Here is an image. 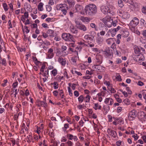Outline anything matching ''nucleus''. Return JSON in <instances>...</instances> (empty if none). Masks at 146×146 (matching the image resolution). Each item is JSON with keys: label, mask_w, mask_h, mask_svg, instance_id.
<instances>
[{"label": "nucleus", "mask_w": 146, "mask_h": 146, "mask_svg": "<svg viewBox=\"0 0 146 146\" xmlns=\"http://www.w3.org/2000/svg\"><path fill=\"white\" fill-rule=\"evenodd\" d=\"M96 5L94 4H90L86 6L84 11L86 14L89 16H93L97 12Z\"/></svg>", "instance_id": "nucleus-1"}, {"label": "nucleus", "mask_w": 146, "mask_h": 146, "mask_svg": "<svg viewBox=\"0 0 146 146\" xmlns=\"http://www.w3.org/2000/svg\"><path fill=\"white\" fill-rule=\"evenodd\" d=\"M115 8L112 6L110 5V7L106 6H102L101 7V12L105 14H107L108 13L112 14L113 13V10Z\"/></svg>", "instance_id": "nucleus-2"}, {"label": "nucleus", "mask_w": 146, "mask_h": 146, "mask_svg": "<svg viewBox=\"0 0 146 146\" xmlns=\"http://www.w3.org/2000/svg\"><path fill=\"white\" fill-rule=\"evenodd\" d=\"M62 37L63 39L66 41L74 42L72 36L69 33H63Z\"/></svg>", "instance_id": "nucleus-3"}, {"label": "nucleus", "mask_w": 146, "mask_h": 146, "mask_svg": "<svg viewBox=\"0 0 146 146\" xmlns=\"http://www.w3.org/2000/svg\"><path fill=\"white\" fill-rule=\"evenodd\" d=\"M102 22L108 27H110L112 25V19L110 17H106L102 20Z\"/></svg>", "instance_id": "nucleus-4"}, {"label": "nucleus", "mask_w": 146, "mask_h": 146, "mask_svg": "<svg viewBox=\"0 0 146 146\" xmlns=\"http://www.w3.org/2000/svg\"><path fill=\"white\" fill-rule=\"evenodd\" d=\"M59 10H61L62 13L66 15L67 13V10L68 9V7L66 4H60L59 5Z\"/></svg>", "instance_id": "nucleus-5"}, {"label": "nucleus", "mask_w": 146, "mask_h": 146, "mask_svg": "<svg viewBox=\"0 0 146 146\" xmlns=\"http://www.w3.org/2000/svg\"><path fill=\"white\" fill-rule=\"evenodd\" d=\"M137 115V111L135 110H133L129 113L128 118L129 120H133L136 118Z\"/></svg>", "instance_id": "nucleus-6"}, {"label": "nucleus", "mask_w": 146, "mask_h": 146, "mask_svg": "<svg viewBox=\"0 0 146 146\" xmlns=\"http://www.w3.org/2000/svg\"><path fill=\"white\" fill-rule=\"evenodd\" d=\"M93 69L97 71L103 72L105 70V68L104 67L101 66L100 64L94 65L92 66Z\"/></svg>", "instance_id": "nucleus-7"}, {"label": "nucleus", "mask_w": 146, "mask_h": 146, "mask_svg": "<svg viewBox=\"0 0 146 146\" xmlns=\"http://www.w3.org/2000/svg\"><path fill=\"white\" fill-rule=\"evenodd\" d=\"M75 22L76 24V26L78 28L83 31H87V27L85 25L80 23L78 21H76Z\"/></svg>", "instance_id": "nucleus-8"}, {"label": "nucleus", "mask_w": 146, "mask_h": 146, "mask_svg": "<svg viewBox=\"0 0 146 146\" xmlns=\"http://www.w3.org/2000/svg\"><path fill=\"white\" fill-rule=\"evenodd\" d=\"M139 20L137 17H134L131 21L129 25L132 27V28L134 29V27L136 26L139 23Z\"/></svg>", "instance_id": "nucleus-9"}, {"label": "nucleus", "mask_w": 146, "mask_h": 146, "mask_svg": "<svg viewBox=\"0 0 146 146\" xmlns=\"http://www.w3.org/2000/svg\"><path fill=\"white\" fill-rule=\"evenodd\" d=\"M134 50L135 53L141 54L144 53V49L140 46H134Z\"/></svg>", "instance_id": "nucleus-10"}, {"label": "nucleus", "mask_w": 146, "mask_h": 146, "mask_svg": "<svg viewBox=\"0 0 146 146\" xmlns=\"http://www.w3.org/2000/svg\"><path fill=\"white\" fill-rule=\"evenodd\" d=\"M120 27L119 26L117 27V28L111 29L109 30L108 33H110L112 37L114 36L116 34V32L119 29Z\"/></svg>", "instance_id": "nucleus-11"}, {"label": "nucleus", "mask_w": 146, "mask_h": 146, "mask_svg": "<svg viewBox=\"0 0 146 146\" xmlns=\"http://www.w3.org/2000/svg\"><path fill=\"white\" fill-rule=\"evenodd\" d=\"M107 132L109 135L113 137L114 138H115L116 137L117 134L114 130L110 129H108L107 130Z\"/></svg>", "instance_id": "nucleus-12"}, {"label": "nucleus", "mask_w": 146, "mask_h": 146, "mask_svg": "<svg viewBox=\"0 0 146 146\" xmlns=\"http://www.w3.org/2000/svg\"><path fill=\"white\" fill-rule=\"evenodd\" d=\"M104 102L106 104H108V105L111 106L113 103V101L111 98H107L105 99Z\"/></svg>", "instance_id": "nucleus-13"}, {"label": "nucleus", "mask_w": 146, "mask_h": 146, "mask_svg": "<svg viewBox=\"0 0 146 146\" xmlns=\"http://www.w3.org/2000/svg\"><path fill=\"white\" fill-rule=\"evenodd\" d=\"M58 61L62 66H65L66 63V60L65 59L61 57H60L58 59Z\"/></svg>", "instance_id": "nucleus-14"}, {"label": "nucleus", "mask_w": 146, "mask_h": 146, "mask_svg": "<svg viewBox=\"0 0 146 146\" xmlns=\"http://www.w3.org/2000/svg\"><path fill=\"white\" fill-rule=\"evenodd\" d=\"M70 29L71 32L73 34H77L78 31L77 29L72 24L70 27Z\"/></svg>", "instance_id": "nucleus-15"}, {"label": "nucleus", "mask_w": 146, "mask_h": 146, "mask_svg": "<svg viewBox=\"0 0 146 146\" xmlns=\"http://www.w3.org/2000/svg\"><path fill=\"white\" fill-rule=\"evenodd\" d=\"M37 105L38 107L42 106L46 108L47 107V104L44 101H40L38 102Z\"/></svg>", "instance_id": "nucleus-16"}, {"label": "nucleus", "mask_w": 146, "mask_h": 146, "mask_svg": "<svg viewBox=\"0 0 146 146\" xmlns=\"http://www.w3.org/2000/svg\"><path fill=\"white\" fill-rule=\"evenodd\" d=\"M75 8L77 12H81L83 10V7L80 5H76L75 6Z\"/></svg>", "instance_id": "nucleus-17"}, {"label": "nucleus", "mask_w": 146, "mask_h": 146, "mask_svg": "<svg viewBox=\"0 0 146 146\" xmlns=\"http://www.w3.org/2000/svg\"><path fill=\"white\" fill-rule=\"evenodd\" d=\"M67 2L69 7H74L75 4L74 0H67Z\"/></svg>", "instance_id": "nucleus-18"}, {"label": "nucleus", "mask_w": 146, "mask_h": 146, "mask_svg": "<svg viewBox=\"0 0 146 146\" xmlns=\"http://www.w3.org/2000/svg\"><path fill=\"white\" fill-rule=\"evenodd\" d=\"M81 20L84 23H89L90 21V19L87 17H81L80 18Z\"/></svg>", "instance_id": "nucleus-19"}, {"label": "nucleus", "mask_w": 146, "mask_h": 146, "mask_svg": "<svg viewBox=\"0 0 146 146\" xmlns=\"http://www.w3.org/2000/svg\"><path fill=\"white\" fill-rule=\"evenodd\" d=\"M142 54L143 53L139 54L137 56V59L136 60L137 61H143L144 60L145 58Z\"/></svg>", "instance_id": "nucleus-20"}, {"label": "nucleus", "mask_w": 146, "mask_h": 146, "mask_svg": "<svg viewBox=\"0 0 146 146\" xmlns=\"http://www.w3.org/2000/svg\"><path fill=\"white\" fill-rule=\"evenodd\" d=\"M96 62L97 64H100L102 63V60L101 57L99 56H96Z\"/></svg>", "instance_id": "nucleus-21"}, {"label": "nucleus", "mask_w": 146, "mask_h": 146, "mask_svg": "<svg viewBox=\"0 0 146 146\" xmlns=\"http://www.w3.org/2000/svg\"><path fill=\"white\" fill-rule=\"evenodd\" d=\"M104 54L106 58H108L111 55V53L110 52V50H109L104 51Z\"/></svg>", "instance_id": "nucleus-22"}, {"label": "nucleus", "mask_w": 146, "mask_h": 146, "mask_svg": "<svg viewBox=\"0 0 146 146\" xmlns=\"http://www.w3.org/2000/svg\"><path fill=\"white\" fill-rule=\"evenodd\" d=\"M44 4L42 2H40L38 5V9L40 11H42L43 10V6Z\"/></svg>", "instance_id": "nucleus-23"}, {"label": "nucleus", "mask_w": 146, "mask_h": 146, "mask_svg": "<svg viewBox=\"0 0 146 146\" xmlns=\"http://www.w3.org/2000/svg\"><path fill=\"white\" fill-rule=\"evenodd\" d=\"M103 39L102 37H99L96 39V42L99 44H100L102 43Z\"/></svg>", "instance_id": "nucleus-24"}, {"label": "nucleus", "mask_w": 146, "mask_h": 146, "mask_svg": "<svg viewBox=\"0 0 146 146\" xmlns=\"http://www.w3.org/2000/svg\"><path fill=\"white\" fill-rule=\"evenodd\" d=\"M113 38H110L107 39L106 40V42L108 44H111L114 43Z\"/></svg>", "instance_id": "nucleus-25"}, {"label": "nucleus", "mask_w": 146, "mask_h": 146, "mask_svg": "<svg viewBox=\"0 0 146 146\" xmlns=\"http://www.w3.org/2000/svg\"><path fill=\"white\" fill-rule=\"evenodd\" d=\"M129 15L128 13L127 12H124L123 13L122 15L123 17L125 19H127L129 17Z\"/></svg>", "instance_id": "nucleus-26"}, {"label": "nucleus", "mask_w": 146, "mask_h": 146, "mask_svg": "<svg viewBox=\"0 0 146 146\" xmlns=\"http://www.w3.org/2000/svg\"><path fill=\"white\" fill-rule=\"evenodd\" d=\"M84 98L82 95H80L78 98V100L79 103H82L84 101Z\"/></svg>", "instance_id": "nucleus-27"}, {"label": "nucleus", "mask_w": 146, "mask_h": 146, "mask_svg": "<svg viewBox=\"0 0 146 146\" xmlns=\"http://www.w3.org/2000/svg\"><path fill=\"white\" fill-rule=\"evenodd\" d=\"M94 108L96 110H97L98 109H100L101 108V106L98 104V103H96L94 104Z\"/></svg>", "instance_id": "nucleus-28"}, {"label": "nucleus", "mask_w": 146, "mask_h": 146, "mask_svg": "<svg viewBox=\"0 0 146 146\" xmlns=\"http://www.w3.org/2000/svg\"><path fill=\"white\" fill-rule=\"evenodd\" d=\"M51 85H54V89L58 88V84L56 82H54L53 83H51Z\"/></svg>", "instance_id": "nucleus-29"}, {"label": "nucleus", "mask_w": 146, "mask_h": 146, "mask_svg": "<svg viewBox=\"0 0 146 146\" xmlns=\"http://www.w3.org/2000/svg\"><path fill=\"white\" fill-rule=\"evenodd\" d=\"M108 88L109 90L111 92V93H114L116 92V91L111 86H108Z\"/></svg>", "instance_id": "nucleus-30"}, {"label": "nucleus", "mask_w": 146, "mask_h": 146, "mask_svg": "<svg viewBox=\"0 0 146 146\" xmlns=\"http://www.w3.org/2000/svg\"><path fill=\"white\" fill-rule=\"evenodd\" d=\"M118 4L119 6L121 8L122 7L124 6L123 3L121 0H118Z\"/></svg>", "instance_id": "nucleus-31"}, {"label": "nucleus", "mask_w": 146, "mask_h": 146, "mask_svg": "<svg viewBox=\"0 0 146 146\" xmlns=\"http://www.w3.org/2000/svg\"><path fill=\"white\" fill-rule=\"evenodd\" d=\"M84 39L86 42H88L89 41V40H90L91 38V37H90L89 35H86L84 36Z\"/></svg>", "instance_id": "nucleus-32"}, {"label": "nucleus", "mask_w": 146, "mask_h": 146, "mask_svg": "<svg viewBox=\"0 0 146 146\" xmlns=\"http://www.w3.org/2000/svg\"><path fill=\"white\" fill-rule=\"evenodd\" d=\"M84 101L86 102H90V96L87 95L84 98Z\"/></svg>", "instance_id": "nucleus-33"}, {"label": "nucleus", "mask_w": 146, "mask_h": 146, "mask_svg": "<svg viewBox=\"0 0 146 146\" xmlns=\"http://www.w3.org/2000/svg\"><path fill=\"white\" fill-rule=\"evenodd\" d=\"M52 74L54 76H55L57 74V70L56 69L53 70L51 72Z\"/></svg>", "instance_id": "nucleus-34"}, {"label": "nucleus", "mask_w": 146, "mask_h": 146, "mask_svg": "<svg viewBox=\"0 0 146 146\" xmlns=\"http://www.w3.org/2000/svg\"><path fill=\"white\" fill-rule=\"evenodd\" d=\"M3 7L5 11H8L9 8L6 3H4L3 4Z\"/></svg>", "instance_id": "nucleus-35"}, {"label": "nucleus", "mask_w": 146, "mask_h": 146, "mask_svg": "<svg viewBox=\"0 0 146 146\" xmlns=\"http://www.w3.org/2000/svg\"><path fill=\"white\" fill-rule=\"evenodd\" d=\"M0 46L5 48L4 43L3 40L0 38Z\"/></svg>", "instance_id": "nucleus-36"}, {"label": "nucleus", "mask_w": 146, "mask_h": 146, "mask_svg": "<svg viewBox=\"0 0 146 146\" xmlns=\"http://www.w3.org/2000/svg\"><path fill=\"white\" fill-rule=\"evenodd\" d=\"M116 78L117 80L118 81L120 82L122 80V79L121 78V76L119 74H116Z\"/></svg>", "instance_id": "nucleus-37"}, {"label": "nucleus", "mask_w": 146, "mask_h": 146, "mask_svg": "<svg viewBox=\"0 0 146 146\" xmlns=\"http://www.w3.org/2000/svg\"><path fill=\"white\" fill-rule=\"evenodd\" d=\"M90 26L92 28H94L96 31H97L98 30V27L96 26L95 24L94 23H91L90 24Z\"/></svg>", "instance_id": "nucleus-38"}, {"label": "nucleus", "mask_w": 146, "mask_h": 146, "mask_svg": "<svg viewBox=\"0 0 146 146\" xmlns=\"http://www.w3.org/2000/svg\"><path fill=\"white\" fill-rule=\"evenodd\" d=\"M42 43L46 46H48L50 45V42L47 40H45L44 41H42Z\"/></svg>", "instance_id": "nucleus-39"}, {"label": "nucleus", "mask_w": 146, "mask_h": 146, "mask_svg": "<svg viewBox=\"0 0 146 146\" xmlns=\"http://www.w3.org/2000/svg\"><path fill=\"white\" fill-rule=\"evenodd\" d=\"M142 13L146 15V6H143L141 9Z\"/></svg>", "instance_id": "nucleus-40"}, {"label": "nucleus", "mask_w": 146, "mask_h": 146, "mask_svg": "<svg viewBox=\"0 0 146 146\" xmlns=\"http://www.w3.org/2000/svg\"><path fill=\"white\" fill-rule=\"evenodd\" d=\"M69 124L68 123H65L64 125V127L62 128L63 130L65 131L66 129L69 128Z\"/></svg>", "instance_id": "nucleus-41"}, {"label": "nucleus", "mask_w": 146, "mask_h": 146, "mask_svg": "<svg viewBox=\"0 0 146 146\" xmlns=\"http://www.w3.org/2000/svg\"><path fill=\"white\" fill-rule=\"evenodd\" d=\"M46 11L48 12H50L51 10L52 7L48 5H46Z\"/></svg>", "instance_id": "nucleus-42"}, {"label": "nucleus", "mask_w": 146, "mask_h": 146, "mask_svg": "<svg viewBox=\"0 0 146 146\" xmlns=\"http://www.w3.org/2000/svg\"><path fill=\"white\" fill-rule=\"evenodd\" d=\"M54 56V54L52 53H49L48 54V57L49 59L52 58Z\"/></svg>", "instance_id": "nucleus-43"}, {"label": "nucleus", "mask_w": 146, "mask_h": 146, "mask_svg": "<svg viewBox=\"0 0 146 146\" xmlns=\"http://www.w3.org/2000/svg\"><path fill=\"white\" fill-rule=\"evenodd\" d=\"M71 60L73 64L74 65L76 64V57H72L71 59Z\"/></svg>", "instance_id": "nucleus-44"}, {"label": "nucleus", "mask_w": 146, "mask_h": 146, "mask_svg": "<svg viewBox=\"0 0 146 146\" xmlns=\"http://www.w3.org/2000/svg\"><path fill=\"white\" fill-rule=\"evenodd\" d=\"M68 92L69 95L71 96H72L73 95V94L71 89L69 87H68Z\"/></svg>", "instance_id": "nucleus-45"}, {"label": "nucleus", "mask_w": 146, "mask_h": 146, "mask_svg": "<svg viewBox=\"0 0 146 146\" xmlns=\"http://www.w3.org/2000/svg\"><path fill=\"white\" fill-rule=\"evenodd\" d=\"M43 76L46 77L47 76V75H48V70H46L42 74Z\"/></svg>", "instance_id": "nucleus-46"}, {"label": "nucleus", "mask_w": 146, "mask_h": 146, "mask_svg": "<svg viewBox=\"0 0 146 146\" xmlns=\"http://www.w3.org/2000/svg\"><path fill=\"white\" fill-rule=\"evenodd\" d=\"M54 31L52 30L49 29L47 31V33L49 34L50 36H51L54 33Z\"/></svg>", "instance_id": "nucleus-47"}, {"label": "nucleus", "mask_w": 146, "mask_h": 146, "mask_svg": "<svg viewBox=\"0 0 146 146\" xmlns=\"http://www.w3.org/2000/svg\"><path fill=\"white\" fill-rule=\"evenodd\" d=\"M74 136L72 134H68L67 135V137H68L69 139L70 140H72L73 139Z\"/></svg>", "instance_id": "nucleus-48"}, {"label": "nucleus", "mask_w": 146, "mask_h": 146, "mask_svg": "<svg viewBox=\"0 0 146 146\" xmlns=\"http://www.w3.org/2000/svg\"><path fill=\"white\" fill-rule=\"evenodd\" d=\"M1 60L2 62H1V63L2 64L5 66L7 64L5 59V58H3Z\"/></svg>", "instance_id": "nucleus-49"}, {"label": "nucleus", "mask_w": 146, "mask_h": 146, "mask_svg": "<svg viewBox=\"0 0 146 146\" xmlns=\"http://www.w3.org/2000/svg\"><path fill=\"white\" fill-rule=\"evenodd\" d=\"M112 25H113V26L114 27L116 26L117 23V21L115 20L113 21L112 19Z\"/></svg>", "instance_id": "nucleus-50"}, {"label": "nucleus", "mask_w": 146, "mask_h": 146, "mask_svg": "<svg viewBox=\"0 0 146 146\" xmlns=\"http://www.w3.org/2000/svg\"><path fill=\"white\" fill-rule=\"evenodd\" d=\"M67 143L68 146H72L74 144L73 143L70 141H68Z\"/></svg>", "instance_id": "nucleus-51"}, {"label": "nucleus", "mask_w": 146, "mask_h": 146, "mask_svg": "<svg viewBox=\"0 0 146 146\" xmlns=\"http://www.w3.org/2000/svg\"><path fill=\"white\" fill-rule=\"evenodd\" d=\"M145 91V90H143L142 91V92L143 98L146 100V94L144 93V92Z\"/></svg>", "instance_id": "nucleus-52"}, {"label": "nucleus", "mask_w": 146, "mask_h": 146, "mask_svg": "<svg viewBox=\"0 0 146 146\" xmlns=\"http://www.w3.org/2000/svg\"><path fill=\"white\" fill-rule=\"evenodd\" d=\"M124 103L126 104L129 105L130 104V101L129 100L127 99H125L124 100Z\"/></svg>", "instance_id": "nucleus-53"}, {"label": "nucleus", "mask_w": 146, "mask_h": 146, "mask_svg": "<svg viewBox=\"0 0 146 146\" xmlns=\"http://www.w3.org/2000/svg\"><path fill=\"white\" fill-rule=\"evenodd\" d=\"M67 49V47L66 46L63 45L61 47L62 52H63L66 50Z\"/></svg>", "instance_id": "nucleus-54"}, {"label": "nucleus", "mask_w": 146, "mask_h": 146, "mask_svg": "<svg viewBox=\"0 0 146 146\" xmlns=\"http://www.w3.org/2000/svg\"><path fill=\"white\" fill-rule=\"evenodd\" d=\"M32 59L34 61L36 62L35 63H38L40 62L37 60V58L36 57L33 56Z\"/></svg>", "instance_id": "nucleus-55"}, {"label": "nucleus", "mask_w": 146, "mask_h": 146, "mask_svg": "<svg viewBox=\"0 0 146 146\" xmlns=\"http://www.w3.org/2000/svg\"><path fill=\"white\" fill-rule=\"evenodd\" d=\"M142 35L145 38H146V30H144L142 31Z\"/></svg>", "instance_id": "nucleus-56"}, {"label": "nucleus", "mask_w": 146, "mask_h": 146, "mask_svg": "<svg viewBox=\"0 0 146 146\" xmlns=\"http://www.w3.org/2000/svg\"><path fill=\"white\" fill-rule=\"evenodd\" d=\"M18 84V83L17 82L13 83L12 85L13 88H15L17 86Z\"/></svg>", "instance_id": "nucleus-57"}, {"label": "nucleus", "mask_w": 146, "mask_h": 146, "mask_svg": "<svg viewBox=\"0 0 146 146\" xmlns=\"http://www.w3.org/2000/svg\"><path fill=\"white\" fill-rule=\"evenodd\" d=\"M120 91L124 95L125 97H127V93L125 91H123L122 90H120Z\"/></svg>", "instance_id": "nucleus-58"}, {"label": "nucleus", "mask_w": 146, "mask_h": 146, "mask_svg": "<svg viewBox=\"0 0 146 146\" xmlns=\"http://www.w3.org/2000/svg\"><path fill=\"white\" fill-rule=\"evenodd\" d=\"M65 21L67 23L71 24V22L69 21V19L67 17H66L64 19Z\"/></svg>", "instance_id": "nucleus-59"}, {"label": "nucleus", "mask_w": 146, "mask_h": 146, "mask_svg": "<svg viewBox=\"0 0 146 146\" xmlns=\"http://www.w3.org/2000/svg\"><path fill=\"white\" fill-rule=\"evenodd\" d=\"M24 16L25 17L26 19H28L29 17V13L27 12H25L24 13Z\"/></svg>", "instance_id": "nucleus-60"}, {"label": "nucleus", "mask_w": 146, "mask_h": 146, "mask_svg": "<svg viewBox=\"0 0 146 146\" xmlns=\"http://www.w3.org/2000/svg\"><path fill=\"white\" fill-rule=\"evenodd\" d=\"M103 108L104 110L106 111V113H107L108 111L110 109L109 107V106L108 107V109L105 106H104Z\"/></svg>", "instance_id": "nucleus-61"}, {"label": "nucleus", "mask_w": 146, "mask_h": 146, "mask_svg": "<svg viewBox=\"0 0 146 146\" xmlns=\"http://www.w3.org/2000/svg\"><path fill=\"white\" fill-rule=\"evenodd\" d=\"M90 117H92L94 119H96L97 117V116L94 113H93L92 115H90Z\"/></svg>", "instance_id": "nucleus-62"}, {"label": "nucleus", "mask_w": 146, "mask_h": 146, "mask_svg": "<svg viewBox=\"0 0 146 146\" xmlns=\"http://www.w3.org/2000/svg\"><path fill=\"white\" fill-rule=\"evenodd\" d=\"M74 95L76 97H77L79 96V93L77 91H75L74 92Z\"/></svg>", "instance_id": "nucleus-63"}, {"label": "nucleus", "mask_w": 146, "mask_h": 146, "mask_svg": "<svg viewBox=\"0 0 146 146\" xmlns=\"http://www.w3.org/2000/svg\"><path fill=\"white\" fill-rule=\"evenodd\" d=\"M121 141L120 140H119V141H117L116 142V145L117 146H120V145H121Z\"/></svg>", "instance_id": "nucleus-64"}]
</instances>
